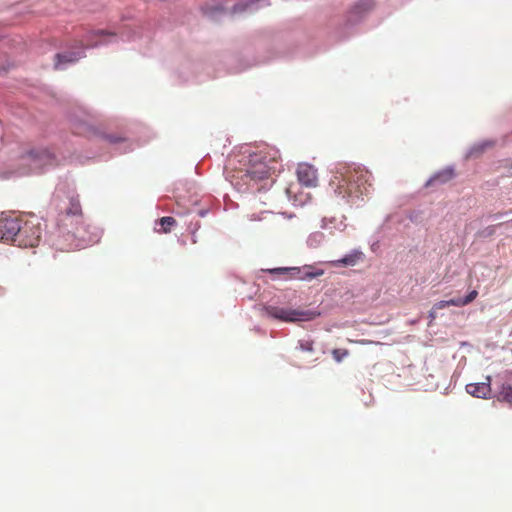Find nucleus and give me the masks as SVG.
<instances>
[{"label":"nucleus","instance_id":"f257e3e1","mask_svg":"<svg viewBox=\"0 0 512 512\" xmlns=\"http://www.w3.org/2000/svg\"><path fill=\"white\" fill-rule=\"evenodd\" d=\"M54 201L60 213L58 217L59 232L68 242L66 249H80L98 241L96 232L86 223L78 196H67L65 199L59 193Z\"/></svg>","mask_w":512,"mask_h":512},{"label":"nucleus","instance_id":"f03ea898","mask_svg":"<svg viewBox=\"0 0 512 512\" xmlns=\"http://www.w3.org/2000/svg\"><path fill=\"white\" fill-rule=\"evenodd\" d=\"M282 168L277 150L259 151L249 156L248 167L232 176L231 183L238 190L253 188L259 182L268 180Z\"/></svg>","mask_w":512,"mask_h":512},{"label":"nucleus","instance_id":"7ed1b4c3","mask_svg":"<svg viewBox=\"0 0 512 512\" xmlns=\"http://www.w3.org/2000/svg\"><path fill=\"white\" fill-rule=\"evenodd\" d=\"M371 174L361 167L345 168L339 176H335V193L347 203L353 204L367 192Z\"/></svg>","mask_w":512,"mask_h":512},{"label":"nucleus","instance_id":"20e7f679","mask_svg":"<svg viewBox=\"0 0 512 512\" xmlns=\"http://www.w3.org/2000/svg\"><path fill=\"white\" fill-rule=\"evenodd\" d=\"M264 312L268 317L284 322L311 320L314 318V313L309 311L290 309L274 305L264 307Z\"/></svg>","mask_w":512,"mask_h":512},{"label":"nucleus","instance_id":"39448f33","mask_svg":"<svg viewBox=\"0 0 512 512\" xmlns=\"http://www.w3.org/2000/svg\"><path fill=\"white\" fill-rule=\"evenodd\" d=\"M41 234L39 223L24 220L17 237L14 238V244L23 248L36 247L41 240Z\"/></svg>","mask_w":512,"mask_h":512},{"label":"nucleus","instance_id":"423d86ee","mask_svg":"<svg viewBox=\"0 0 512 512\" xmlns=\"http://www.w3.org/2000/svg\"><path fill=\"white\" fill-rule=\"evenodd\" d=\"M270 274H278L285 279L312 280L324 274V270H315L313 266L305 265L303 267H280L268 270Z\"/></svg>","mask_w":512,"mask_h":512},{"label":"nucleus","instance_id":"0eeeda50","mask_svg":"<svg viewBox=\"0 0 512 512\" xmlns=\"http://www.w3.org/2000/svg\"><path fill=\"white\" fill-rule=\"evenodd\" d=\"M24 219L16 214L0 215V239L14 244V238L17 237Z\"/></svg>","mask_w":512,"mask_h":512},{"label":"nucleus","instance_id":"6e6552de","mask_svg":"<svg viewBox=\"0 0 512 512\" xmlns=\"http://www.w3.org/2000/svg\"><path fill=\"white\" fill-rule=\"evenodd\" d=\"M297 177L299 182L305 186L312 187L317 184V171L309 164L302 163L298 165Z\"/></svg>","mask_w":512,"mask_h":512},{"label":"nucleus","instance_id":"1a4fd4ad","mask_svg":"<svg viewBox=\"0 0 512 512\" xmlns=\"http://www.w3.org/2000/svg\"><path fill=\"white\" fill-rule=\"evenodd\" d=\"M364 260V253L360 250H353L344 257L329 261L331 267H353Z\"/></svg>","mask_w":512,"mask_h":512},{"label":"nucleus","instance_id":"9d476101","mask_svg":"<svg viewBox=\"0 0 512 512\" xmlns=\"http://www.w3.org/2000/svg\"><path fill=\"white\" fill-rule=\"evenodd\" d=\"M491 377H486V382L471 383L466 386V391L477 398H488L491 394Z\"/></svg>","mask_w":512,"mask_h":512},{"label":"nucleus","instance_id":"9b49d317","mask_svg":"<svg viewBox=\"0 0 512 512\" xmlns=\"http://www.w3.org/2000/svg\"><path fill=\"white\" fill-rule=\"evenodd\" d=\"M28 156L35 168H42L53 163V157L47 150L31 151Z\"/></svg>","mask_w":512,"mask_h":512},{"label":"nucleus","instance_id":"f8f14e48","mask_svg":"<svg viewBox=\"0 0 512 512\" xmlns=\"http://www.w3.org/2000/svg\"><path fill=\"white\" fill-rule=\"evenodd\" d=\"M496 398L498 401L506 403L512 407V385L508 383H502Z\"/></svg>","mask_w":512,"mask_h":512},{"label":"nucleus","instance_id":"ddd939ff","mask_svg":"<svg viewBox=\"0 0 512 512\" xmlns=\"http://www.w3.org/2000/svg\"><path fill=\"white\" fill-rule=\"evenodd\" d=\"M375 5V0H359L353 7L352 12L355 15H362L370 11Z\"/></svg>","mask_w":512,"mask_h":512},{"label":"nucleus","instance_id":"4468645a","mask_svg":"<svg viewBox=\"0 0 512 512\" xmlns=\"http://www.w3.org/2000/svg\"><path fill=\"white\" fill-rule=\"evenodd\" d=\"M56 63L55 67L58 68L61 63H72L77 61L81 56L76 53H64V54H56Z\"/></svg>","mask_w":512,"mask_h":512},{"label":"nucleus","instance_id":"2eb2a0df","mask_svg":"<svg viewBox=\"0 0 512 512\" xmlns=\"http://www.w3.org/2000/svg\"><path fill=\"white\" fill-rule=\"evenodd\" d=\"M159 224L161 225V230H158L159 233H169L176 224V220L173 217L166 216L159 219Z\"/></svg>","mask_w":512,"mask_h":512},{"label":"nucleus","instance_id":"dca6fc26","mask_svg":"<svg viewBox=\"0 0 512 512\" xmlns=\"http://www.w3.org/2000/svg\"><path fill=\"white\" fill-rule=\"evenodd\" d=\"M299 349L302 352H313L314 351V342L310 339H301L298 342Z\"/></svg>","mask_w":512,"mask_h":512},{"label":"nucleus","instance_id":"f3484780","mask_svg":"<svg viewBox=\"0 0 512 512\" xmlns=\"http://www.w3.org/2000/svg\"><path fill=\"white\" fill-rule=\"evenodd\" d=\"M332 355L337 362H341L348 355V351L345 349H334Z\"/></svg>","mask_w":512,"mask_h":512},{"label":"nucleus","instance_id":"a211bd4d","mask_svg":"<svg viewBox=\"0 0 512 512\" xmlns=\"http://www.w3.org/2000/svg\"><path fill=\"white\" fill-rule=\"evenodd\" d=\"M478 296V292L476 290H472L468 293L466 297L463 298V302L465 303V306L469 303L473 302L476 297Z\"/></svg>","mask_w":512,"mask_h":512},{"label":"nucleus","instance_id":"6ab92c4d","mask_svg":"<svg viewBox=\"0 0 512 512\" xmlns=\"http://www.w3.org/2000/svg\"><path fill=\"white\" fill-rule=\"evenodd\" d=\"M448 306H456V307H462L465 306V303L463 302V298H453L450 300H447Z\"/></svg>","mask_w":512,"mask_h":512},{"label":"nucleus","instance_id":"aec40b11","mask_svg":"<svg viewBox=\"0 0 512 512\" xmlns=\"http://www.w3.org/2000/svg\"><path fill=\"white\" fill-rule=\"evenodd\" d=\"M254 2H249V3H246V4H237L233 7V13H237V12H241V11H244L245 9H247L250 5H252Z\"/></svg>","mask_w":512,"mask_h":512},{"label":"nucleus","instance_id":"412c9836","mask_svg":"<svg viewBox=\"0 0 512 512\" xmlns=\"http://www.w3.org/2000/svg\"><path fill=\"white\" fill-rule=\"evenodd\" d=\"M452 177V172H444L442 174H438L436 175L432 180H440L441 181H446L448 179H450Z\"/></svg>","mask_w":512,"mask_h":512},{"label":"nucleus","instance_id":"4be33fe9","mask_svg":"<svg viewBox=\"0 0 512 512\" xmlns=\"http://www.w3.org/2000/svg\"><path fill=\"white\" fill-rule=\"evenodd\" d=\"M446 307H449L448 303H447V300H442V301H439V302L434 304L433 310H441V309H444Z\"/></svg>","mask_w":512,"mask_h":512},{"label":"nucleus","instance_id":"5701e85b","mask_svg":"<svg viewBox=\"0 0 512 512\" xmlns=\"http://www.w3.org/2000/svg\"><path fill=\"white\" fill-rule=\"evenodd\" d=\"M213 12H214L213 9H211L209 7L204 8V13H206V14H213Z\"/></svg>","mask_w":512,"mask_h":512},{"label":"nucleus","instance_id":"b1692460","mask_svg":"<svg viewBox=\"0 0 512 512\" xmlns=\"http://www.w3.org/2000/svg\"><path fill=\"white\" fill-rule=\"evenodd\" d=\"M436 311H437V310H433V309L430 311V317H431L432 319H434V318L436 317Z\"/></svg>","mask_w":512,"mask_h":512},{"label":"nucleus","instance_id":"393cba45","mask_svg":"<svg viewBox=\"0 0 512 512\" xmlns=\"http://www.w3.org/2000/svg\"><path fill=\"white\" fill-rule=\"evenodd\" d=\"M105 32L103 30H99L94 32L95 35H103Z\"/></svg>","mask_w":512,"mask_h":512},{"label":"nucleus","instance_id":"a878e982","mask_svg":"<svg viewBox=\"0 0 512 512\" xmlns=\"http://www.w3.org/2000/svg\"><path fill=\"white\" fill-rule=\"evenodd\" d=\"M359 342H360L361 344H367V343H370V341H368V340H361V341H359Z\"/></svg>","mask_w":512,"mask_h":512},{"label":"nucleus","instance_id":"bb28decb","mask_svg":"<svg viewBox=\"0 0 512 512\" xmlns=\"http://www.w3.org/2000/svg\"><path fill=\"white\" fill-rule=\"evenodd\" d=\"M509 168L512 170V164L509 166Z\"/></svg>","mask_w":512,"mask_h":512},{"label":"nucleus","instance_id":"cd10ccee","mask_svg":"<svg viewBox=\"0 0 512 512\" xmlns=\"http://www.w3.org/2000/svg\"><path fill=\"white\" fill-rule=\"evenodd\" d=\"M511 223H512V219H511Z\"/></svg>","mask_w":512,"mask_h":512}]
</instances>
